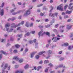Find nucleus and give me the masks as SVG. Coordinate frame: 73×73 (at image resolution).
Wrapping results in <instances>:
<instances>
[{
    "mask_svg": "<svg viewBox=\"0 0 73 73\" xmlns=\"http://www.w3.org/2000/svg\"><path fill=\"white\" fill-rule=\"evenodd\" d=\"M39 64H42V61H41L40 62H39Z\"/></svg>",
    "mask_w": 73,
    "mask_h": 73,
    "instance_id": "obj_60",
    "label": "nucleus"
},
{
    "mask_svg": "<svg viewBox=\"0 0 73 73\" xmlns=\"http://www.w3.org/2000/svg\"><path fill=\"white\" fill-rule=\"evenodd\" d=\"M39 57H40V56L39 55H36V59H38V58H39Z\"/></svg>",
    "mask_w": 73,
    "mask_h": 73,
    "instance_id": "obj_31",
    "label": "nucleus"
},
{
    "mask_svg": "<svg viewBox=\"0 0 73 73\" xmlns=\"http://www.w3.org/2000/svg\"><path fill=\"white\" fill-rule=\"evenodd\" d=\"M28 51V49L27 48H26L25 50V52H27Z\"/></svg>",
    "mask_w": 73,
    "mask_h": 73,
    "instance_id": "obj_28",
    "label": "nucleus"
},
{
    "mask_svg": "<svg viewBox=\"0 0 73 73\" xmlns=\"http://www.w3.org/2000/svg\"><path fill=\"white\" fill-rule=\"evenodd\" d=\"M54 21H51L50 22V23H51V24H52V23H54Z\"/></svg>",
    "mask_w": 73,
    "mask_h": 73,
    "instance_id": "obj_61",
    "label": "nucleus"
},
{
    "mask_svg": "<svg viewBox=\"0 0 73 73\" xmlns=\"http://www.w3.org/2000/svg\"><path fill=\"white\" fill-rule=\"evenodd\" d=\"M4 15V10L2 9L1 10V11L0 12V15L2 16H3Z\"/></svg>",
    "mask_w": 73,
    "mask_h": 73,
    "instance_id": "obj_5",
    "label": "nucleus"
},
{
    "mask_svg": "<svg viewBox=\"0 0 73 73\" xmlns=\"http://www.w3.org/2000/svg\"><path fill=\"white\" fill-rule=\"evenodd\" d=\"M58 27V24H56L55 26V28H57Z\"/></svg>",
    "mask_w": 73,
    "mask_h": 73,
    "instance_id": "obj_46",
    "label": "nucleus"
},
{
    "mask_svg": "<svg viewBox=\"0 0 73 73\" xmlns=\"http://www.w3.org/2000/svg\"><path fill=\"white\" fill-rule=\"evenodd\" d=\"M36 52H34L33 53H32L31 54V58H33V56L35 55V54L36 53Z\"/></svg>",
    "mask_w": 73,
    "mask_h": 73,
    "instance_id": "obj_13",
    "label": "nucleus"
},
{
    "mask_svg": "<svg viewBox=\"0 0 73 73\" xmlns=\"http://www.w3.org/2000/svg\"><path fill=\"white\" fill-rule=\"evenodd\" d=\"M29 67V65L28 64L26 65L24 67V68L25 69H27L28 68V67Z\"/></svg>",
    "mask_w": 73,
    "mask_h": 73,
    "instance_id": "obj_18",
    "label": "nucleus"
},
{
    "mask_svg": "<svg viewBox=\"0 0 73 73\" xmlns=\"http://www.w3.org/2000/svg\"><path fill=\"white\" fill-rule=\"evenodd\" d=\"M71 20H72V19H68L67 20V22H70V21H71Z\"/></svg>",
    "mask_w": 73,
    "mask_h": 73,
    "instance_id": "obj_50",
    "label": "nucleus"
},
{
    "mask_svg": "<svg viewBox=\"0 0 73 73\" xmlns=\"http://www.w3.org/2000/svg\"><path fill=\"white\" fill-rule=\"evenodd\" d=\"M23 62V59H21L19 60V62H20V63H21V62Z\"/></svg>",
    "mask_w": 73,
    "mask_h": 73,
    "instance_id": "obj_32",
    "label": "nucleus"
},
{
    "mask_svg": "<svg viewBox=\"0 0 73 73\" xmlns=\"http://www.w3.org/2000/svg\"><path fill=\"white\" fill-rule=\"evenodd\" d=\"M47 52L49 54H50L52 53V52L50 50H49L47 51Z\"/></svg>",
    "mask_w": 73,
    "mask_h": 73,
    "instance_id": "obj_22",
    "label": "nucleus"
},
{
    "mask_svg": "<svg viewBox=\"0 0 73 73\" xmlns=\"http://www.w3.org/2000/svg\"><path fill=\"white\" fill-rule=\"evenodd\" d=\"M64 58H60V59H59L60 61H61L62 60H64Z\"/></svg>",
    "mask_w": 73,
    "mask_h": 73,
    "instance_id": "obj_39",
    "label": "nucleus"
},
{
    "mask_svg": "<svg viewBox=\"0 0 73 73\" xmlns=\"http://www.w3.org/2000/svg\"><path fill=\"white\" fill-rule=\"evenodd\" d=\"M38 35H39V37L40 36H43V35H44V33H43L42 30H41V31L38 33Z\"/></svg>",
    "mask_w": 73,
    "mask_h": 73,
    "instance_id": "obj_3",
    "label": "nucleus"
},
{
    "mask_svg": "<svg viewBox=\"0 0 73 73\" xmlns=\"http://www.w3.org/2000/svg\"><path fill=\"white\" fill-rule=\"evenodd\" d=\"M43 27H44V26H41L40 25L38 26V27L40 28H43Z\"/></svg>",
    "mask_w": 73,
    "mask_h": 73,
    "instance_id": "obj_44",
    "label": "nucleus"
},
{
    "mask_svg": "<svg viewBox=\"0 0 73 73\" xmlns=\"http://www.w3.org/2000/svg\"><path fill=\"white\" fill-rule=\"evenodd\" d=\"M57 9H58L61 11H63V8H62V5H61L59 6H58L57 8Z\"/></svg>",
    "mask_w": 73,
    "mask_h": 73,
    "instance_id": "obj_2",
    "label": "nucleus"
},
{
    "mask_svg": "<svg viewBox=\"0 0 73 73\" xmlns=\"http://www.w3.org/2000/svg\"><path fill=\"white\" fill-rule=\"evenodd\" d=\"M50 26V25H46L45 26V28H49Z\"/></svg>",
    "mask_w": 73,
    "mask_h": 73,
    "instance_id": "obj_29",
    "label": "nucleus"
},
{
    "mask_svg": "<svg viewBox=\"0 0 73 73\" xmlns=\"http://www.w3.org/2000/svg\"><path fill=\"white\" fill-rule=\"evenodd\" d=\"M2 54H0V60H1V58H2Z\"/></svg>",
    "mask_w": 73,
    "mask_h": 73,
    "instance_id": "obj_41",
    "label": "nucleus"
},
{
    "mask_svg": "<svg viewBox=\"0 0 73 73\" xmlns=\"http://www.w3.org/2000/svg\"><path fill=\"white\" fill-rule=\"evenodd\" d=\"M10 26H11L10 23H8L5 25V27L6 28H8V27H10Z\"/></svg>",
    "mask_w": 73,
    "mask_h": 73,
    "instance_id": "obj_12",
    "label": "nucleus"
},
{
    "mask_svg": "<svg viewBox=\"0 0 73 73\" xmlns=\"http://www.w3.org/2000/svg\"><path fill=\"white\" fill-rule=\"evenodd\" d=\"M49 62V61L48 60H45L44 61V64H47Z\"/></svg>",
    "mask_w": 73,
    "mask_h": 73,
    "instance_id": "obj_30",
    "label": "nucleus"
},
{
    "mask_svg": "<svg viewBox=\"0 0 73 73\" xmlns=\"http://www.w3.org/2000/svg\"><path fill=\"white\" fill-rule=\"evenodd\" d=\"M72 48H71V46H69L68 47V49H69V50H70Z\"/></svg>",
    "mask_w": 73,
    "mask_h": 73,
    "instance_id": "obj_43",
    "label": "nucleus"
},
{
    "mask_svg": "<svg viewBox=\"0 0 73 73\" xmlns=\"http://www.w3.org/2000/svg\"><path fill=\"white\" fill-rule=\"evenodd\" d=\"M24 24V21H22L21 22L22 25H23Z\"/></svg>",
    "mask_w": 73,
    "mask_h": 73,
    "instance_id": "obj_59",
    "label": "nucleus"
},
{
    "mask_svg": "<svg viewBox=\"0 0 73 73\" xmlns=\"http://www.w3.org/2000/svg\"><path fill=\"white\" fill-rule=\"evenodd\" d=\"M51 9L50 11V12H52V9H53V7L52 6H51Z\"/></svg>",
    "mask_w": 73,
    "mask_h": 73,
    "instance_id": "obj_34",
    "label": "nucleus"
},
{
    "mask_svg": "<svg viewBox=\"0 0 73 73\" xmlns=\"http://www.w3.org/2000/svg\"><path fill=\"white\" fill-rule=\"evenodd\" d=\"M4 4V3H2L1 4V7H3Z\"/></svg>",
    "mask_w": 73,
    "mask_h": 73,
    "instance_id": "obj_54",
    "label": "nucleus"
},
{
    "mask_svg": "<svg viewBox=\"0 0 73 73\" xmlns=\"http://www.w3.org/2000/svg\"><path fill=\"white\" fill-rule=\"evenodd\" d=\"M30 14H31L30 9H28L26 11V13L24 14V16H28V15H30Z\"/></svg>",
    "mask_w": 73,
    "mask_h": 73,
    "instance_id": "obj_1",
    "label": "nucleus"
},
{
    "mask_svg": "<svg viewBox=\"0 0 73 73\" xmlns=\"http://www.w3.org/2000/svg\"><path fill=\"white\" fill-rule=\"evenodd\" d=\"M62 15H65V13L64 12H62Z\"/></svg>",
    "mask_w": 73,
    "mask_h": 73,
    "instance_id": "obj_62",
    "label": "nucleus"
},
{
    "mask_svg": "<svg viewBox=\"0 0 73 73\" xmlns=\"http://www.w3.org/2000/svg\"><path fill=\"white\" fill-rule=\"evenodd\" d=\"M24 72V70H17L15 72V73H23Z\"/></svg>",
    "mask_w": 73,
    "mask_h": 73,
    "instance_id": "obj_4",
    "label": "nucleus"
},
{
    "mask_svg": "<svg viewBox=\"0 0 73 73\" xmlns=\"http://www.w3.org/2000/svg\"><path fill=\"white\" fill-rule=\"evenodd\" d=\"M72 4H73V3H70V4L68 6V9H72L73 8V6H72L71 7V5H72Z\"/></svg>",
    "mask_w": 73,
    "mask_h": 73,
    "instance_id": "obj_7",
    "label": "nucleus"
},
{
    "mask_svg": "<svg viewBox=\"0 0 73 73\" xmlns=\"http://www.w3.org/2000/svg\"><path fill=\"white\" fill-rule=\"evenodd\" d=\"M10 68H11V66H9L8 67V70H10Z\"/></svg>",
    "mask_w": 73,
    "mask_h": 73,
    "instance_id": "obj_53",
    "label": "nucleus"
},
{
    "mask_svg": "<svg viewBox=\"0 0 73 73\" xmlns=\"http://www.w3.org/2000/svg\"><path fill=\"white\" fill-rule=\"evenodd\" d=\"M29 42V44H32L33 43V40H30Z\"/></svg>",
    "mask_w": 73,
    "mask_h": 73,
    "instance_id": "obj_42",
    "label": "nucleus"
},
{
    "mask_svg": "<svg viewBox=\"0 0 73 73\" xmlns=\"http://www.w3.org/2000/svg\"><path fill=\"white\" fill-rule=\"evenodd\" d=\"M46 35H47L48 36H49V37L50 36V33L49 32H46Z\"/></svg>",
    "mask_w": 73,
    "mask_h": 73,
    "instance_id": "obj_20",
    "label": "nucleus"
},
{
    "mask_svg": "<svg viewBox=\"0 0 73 73\" xmlns=\"http://www.w3.org/2000/svg\"><path fill=\"white\" fill-rule=\"evenodd\" d=\"M48 65L49 66H50L51 67L53 66V65H52V64L51 63H50V64H48Z\"/></svg>",
    "mask_w": 73,
    "mask_h": 73,
    "instance_id": "obj_47",
    "label": "nucleus"
},
{
    "mask_svg": "<svg viewBox=\"0 0 73 73\" xmlns=\"http://www.w3.org/2000/svg\"><path fill=\"white\" fill-rule=\"evenodd\" d=\"M69 17H68V16L66 15L64 16V19H66V18H68Z\"/></svg>",
    "mask_w": 73,
    "mask_h": 73,
    "instance_id": "obj_51",
    "label": "nucleus"
},
{
    "mask_svg": "<svg viewBox=\"0 0 73 73\" xmlns=\"http://www.w3.org/2000/svg\"><path fill=\"white\" fill-rule=\"evenodd\" d=\"M46 53V52L44 51H43L39 53L38 54L39 55H41L42 54H43V53Z\"/></svg>",
    "mask_w": 73,
    "mask_h": 73,
    "instance_id": "obj_14",
    "label": "nucleus"
},
{
    "mask_svg": "<svg viewBox=\"0 0 73 73\" xmlns=\"http://www.w3.org/2000/svg\"><path fill=\"white\" fill-rule=\"evenodd\" d=\"M33 23H31V24H30V27H33Z\"/></svg>",
    "mask_w": 73,
    "mask_h": 73,
    "instance_id": "obj_52",
    "label": "nucleus"
},
{
    "mask_svg": "<svg viewBox=\"0 0 73 73\" xmlns=\"http://www.w3.org/2000/svg\"><path fill=\"white\" fill-rule=\"evenodd\" d=\"M5 64V63H2V65H1V68H3V67L4 66V65Z\"/></svg>",
    "mask_w": 73,
    "mask_h": 73,
    "instance_id": "obj_49",
    "label": "nucleus"
},
{
    "mask_svg": "<svg viewBox=\"0 0 73 73\" xmlns=\"http://www.w3.org/2000/svg\"><path fill=\"white\" fill-rule=\"evenodd\" d=\"M1 53H3V54H5V55H6V54H7V53H6V52H4V51H1Z\"/></svg>",
    "mask_w": 73,
    "mask_h": 73,
    "instance_id": "obj_23",
    "label": "nucleus"
},
{
    "mask_svg": "<svg viewBox=\"0 0 73 73\" xmlns=\"http://www.w3.org/2000/svg\"><path fill=\"white\" fill-rule=\"evenodd\" d=\"M15 46L16 48H19V47H20V45L19 44H16L15 45Z\"/></svg>",
    "mask_w": 73,
    "mask_h": 73,
    "instance_id": "obj_25",
    "label": "nucleus"
},
{
    "mask_svg": "<svg viewBox=\"0 0 73 73\" xmlns=\"http://www.w3.org/2000/svg\"><path fill=\"white\" fill-rule=\"evenodd\" d=\"M71 28H72V26L68 25L67 26L66 29L68 30H69Z\"/></svg>",
    "mask_w": 73,
    "mask_h": 73,
    "instance_id": "obj_8",
    "label": "nucleus"
},
{
    "mask_svg": "<svg viewBox=\"0 0 73 73\" xmlns=\"http://www.w3.org/2000/svg\"><path fill=\"white\" fill-rule=\"evenodd\" d=\"M9 28H7L6 29V31H7L8 32H9Z\"/></svg>",
    "mask_w": 73,
    "mask_h": 73,
    "instance_id": "obj_37",
    "label": "nucleus"
},
{
    "mask_svg": "<svg viewBox=\"0 0 73 73\" xmlns=\"http://www.w3.org/2000/svg\"><path fill=\"white\" fill-rule=\"evenodd\" d=\"M68 44L67 43H64V44H63L62 46H68Z\"/></svg>",
    "mask_w": 73,
    "mask_h": 73,
    "instance_id": "obj_19",
    "label": "nucleus"
},
{
    "mask_svg": "<svg viewBox=\"0 0 73 73\" xmlns=\"http://www.w3.org/2000/svg\"><path fill=\"white\" fill-rule=\"evenodd\" d=\"M57 13H55L52 14L51 16V17H54V16H56V17H57Z\"/></svg>",
    "mask_w": 73,
    "mask_h": 73,
    "instance_id": "obj_10",
    "label": "nucleus"
},
{
    "mask_svg": "<svg viewBox=\"0 0 73 73\" xmlns=\"http://www.w3.org/2000/svg\"><path fill=\"white\" fill-rule=\"evenodd\" d=\"M55 73V72H54V71H52L50 72V73Z\"/></svg>",
    "mask_w": 73,
    "mask_h": 73,
    "instance_id": "obj_64",
    "label": "nucleus"
},
{
    "mask_svg": "<svg viewBox=\"0 0 73 73\" xmlns=\"http://www.w3.org/2000/svg\"><path fill=\"white\" fill-rule=\"evenodd\" d=\"M26 24H25V26L27 27H28L29 25V22H26Z\"/></svg>",
    "mask_w": 73,
    "mask_h": 73,
    "instance_id": "obj_16",
    "label": "nucleus"
},
{
    "mask_svg": "<svg viewBox=\"0 0 73 73\" xmlns=\"http://www.w3.org/2000/svg\"><path fill=\"white\" fill-rule=\"evenodd\" d=\"M17 4H19V5H21V3L20 2H18Z\"/></svg>",
    "mask_w": 73,
    "mask_h": 73,
    "instance_id": "obj_57",
    "label": "nucleus"
},
{
    "mask_svg": "<svg viewBox=\"0 0 73 73\" xmlns=\"http://www.w3.org/2000/svg\"><path fill=\"white\" fill-rule=\"evenodd\" d=\"M49 21V19H45V22H47Z\"/></svg>",
    "mask_w": 73,
    "mask_h": 73,
    "instance_id": "obj_56",
    "label": "nucleus"
},
{
    "mask_svg": "<svg viewBox=\"0 0 73 73\" xmlns=\"http://www.w3.org/2000/svg\"><path fill=\"white\" fill-rule=\"evenodd\" d=\"M17 26L16 25H15V23H13L12 24L11 28H15Z\"/></svg>",
    "mask_w": 73,
    "mask_h": 73,
    "instance_id": "obj_9",
    "label": "nucleus"
},
{
    "mask_svg": "<svg viewBox=\"0 0 73 73\" xmlns=\"http://www.w3.org/2000/svg\"><path fill=\"white\" fill-rule=\"evenodd\" d=\"M68 5H66L64 7V9H66V8L68 7Z\"/></svg>",
    "mask_w": 73,
    "mask_h": 73,
    "instance_id": "obj_38",
    "label": "nucleus"
},
{
    "mask_svg": "<svg viewBox=\"0 0 73 73\" xmlns=\"http://www.w3.org/2000/svg\"><path fill=\"white\" fill-rule=\"evenodd\" d=\"M18 67H19V65H17L15 66V68H18Z\"/></svg>",
    "mask_w": 73,
    "mask_h": 73,
    "instance_id": "obj_48",
    "label": "nucleus"
},
{
    "mask_svg": "<svg viewBox=\"0 0 73 73\" xmlns=\"http://www.w3.org/2000/svg\"><path fill=\"white\" fill-rule=\"evenodd\" d=\"M13 30V29H11L9 30V32H12V31Z\"/></svg>",
    "mask_w": 73,
    "mask_h": 73,
    "instance_id": "obj_45",
    "label": "nucleus"
},
{
    "mask_svg": "<svg viewBox=\"0 0 73 73\" xmlns=\"http://www.w3.org/2000/svg\"><path fill=\"white\" fill-rule=\"evenodd\" d=\"M53 41L55 42H57V39H55Z\"/></svg>",
    "mask_w": 73,
    "mask_h": 73,
    "instance_id": "obj_63",
    "label": "nucleus"
},
{
    "mask_svg": "<svg viewBox=\"0 0 73 73\" xmlns=\"http://www.w3.org/2000/svg\"><path fill=\"white\" fill-rule=\"evenodd\" d=\"M40 16H43V15H44V13H40Z\"/></svg>",
    "mask_w": 73,
    "mask_h": 73,
    "instance_id": "obj_58",
    "label": "nucleus"
},
{
    "mask_svg": "<svg viewBox=\"0 0 73 73\" xmlns=\"http://www.w3.org/2000/svg\"><path fill=\"white\" fill-rule=\"evenodd\" d=\"M15 20H16V18H11V21H14Z\"/></svg>",
    "mask_w": 73,
    "mask_h": 73,
    "instance_id": "obj_35",
    "label": "nucleus"
},
{
    "mask_svg": "<svg viewBox=\"0 0 73 73\" xmlns=\"http://www.w3.org/2000/svg\"><path fill=\"white\" fill-rule=\"evenodd\" d=\"M32 8H33V6H30L29 7V8L30 9H32Z\"/></svg>",
    "mask_w": 73,
    "mask_h": 73,
    "instance_id": "obj_26",
    "label": "nucleus"
},
{
    "mask_svg": "<svg viewBox=\"0 0 73 73\" xmlns=\"http://www.w3.org/2000/svg\"><path fill=\"white\" fill-rule=\"evenodd\" d=\"M13 52L14 53H17V50H14Z\"/></svg>",
    "mask_w": 73,
    "mask_h": 73,
    "instance_id": "obj_33",
    "label": "nucleus"
},
{
    "mask_svg": "<svg viewBox=\"0 0 73 73\" xmlns=\"http://www.w3.org/2000/svg\"><path fill=\"white\" fill-rule=\"evenodd\" d=\"M66 13H68V14H70V13H72V11H66Z\"/></svg>",
    "mask_w": 73,
    "mask_h": 73,
    "instance_id": "obj_17",
    "label": "nucleus"
},
{
    "mask_svg": "<svg viewBox=\"0 0 73 73\" xmlns=\"http://www.w3.org/2000/svg\"><path fill=\"white\" fill-rule=\"evenodd\" d=\"M29 35H30V33H29V32H28L26 34H25V36L26 37L27 36H29Z\"/></svg>",
    "mask_w": 73,
    "mask_h": 73,
    "instance_id": "obj_21",
    "label": "nucleus"
},
{
    "mask_svg": "<svg viewBox=\"0 0 73 73\" xmlns=\"http://www.w3.org/2000/svg\"><path fill=\"white\" fill-rule=\"evenodd\" d=\"M15 12V10L13 9L11 10V13H12V12Z\"/></svg>",
    "mask_w": 73,
    "mask_h": 73,
    "instance_id": "obj_55",
    "label": "nucleus"
},
{
    "mask_svg": "<svg viewBox=\"0 0 73 73\" xmlns=\"http://www.w3.org/2000/svg\"><path fill=\"white\" fill-rule=\"evenodd\" d=\"M13 59L15 60L16 61H18L19 60V58L17 56H15L13 58Z\"/></svg>",
    "mask_w": 73,
    "mask_h": 73,
    "instance_id": "obj_11",
    "label": "nucleus"
},
{
    "mask_svg": "<svg viewBox=\"0 0 73 73\" xmlns=\"http://www.w3.org/2000/svg\"><path fill=\"white\" fill-rule=\"evenodd\" d=\"M5 69H4L3 68V69L2 70L1 73H5Z\"/></svg>",
    "mask_w": 73,
    "mask_h": 73,
    "instance_id": "obj_24",
    "label": "nucleus"
},
{
    "mask_svg": "<svg viewBox=\"0 0 73 73\" xmlns=\"http://www.w3.org/2000/svg\"><path fill=\"white\" fill-rule=\"evenodd\" d=\"M20 13H21V11H17L16 12L13 13H12V15H17V14Z\"/></svg>",
    "mask_w": 73,
    "mask_h": 73,
    "instance_id": "obj_6",
    "label": "nucleus"
},
{
    "mask_svg": "<svg viewBox=\"0 0 73 73\" xmlns=\"http://www.w3.org/2000/svg\"><path fill=\"white\" fill-rule=\"evenodd\" d=\"M7 68H8V64H6L4 66V67L3 68L5 69H6Z\"/></svg>",
    "mask_w": 73,
    "mask_h": 73,
    "instance_id": "obj_15",
    "label": "nucleus"
},
{
    "mask_svg": "<svg viewBox=\"0 0 73 73\" xmlns=\"http://www.w3.org/2000/svg\"><path fill=\"white\" fill-rule=\"evenodd\" d=\"M22 36V34H21L20 35H17V37H21Z\"/></svg>",
    "mask_w": 73,
    "mask_h": 73,
    "instance_id": "obj_36",
    "label": "nucleus"
},
{
    "mask_svg": "<svg viewBox=\"0 0 73 73\" xmlns=\"http://www.w3.org/2000/svg\"><path fill=\"white\" fill-rule=\"evenodd\" d=\"M53 31L55 33H56V32H57V30H56V29H54L53 30Z\"/></svg>",
    "mask_w": 73,
    "mask_h": 73,
    "instance_id": "obj_27",
    "label": "nucleus"
},
{
    "mask_svg": "<svg viewBox=\"0 0 73 73\" xmlns=\"http://www.w3.org/2000/svg\"><path fill=\"white\" fill-rule=\"evenodd\" d=\"M62 66H63V64H61L60 65H59L58 66V67H59V68H61V67H62Z\"/></svg>",
    "mask_w": 73,
    "mask_h": 73,
    "instance_id": "obj_40",
    "label": "nucleus"
}]
</instances>
